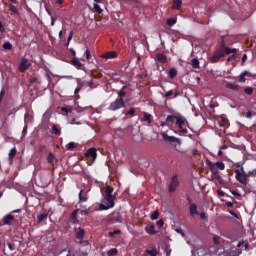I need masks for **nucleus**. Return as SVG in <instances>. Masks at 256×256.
Instances as JSON below:
<instances>
[{"mask_svg": "<svg viewBox=\"0 0 256 256\" xmlns=\"http://www.w3.org/2000/svg\"><path fill=\"white\" fill-rule=\"evenodd\" d=\"M165 252H166V256H170L171 255L172 250H171L170 246H166Z\"/></svg>", "mask_w": 256, "mask_h": 256, "instance_id": "nucleus-52", "label": "nucleus"}, {"mask_svg": "<svg viewBox=\"0 0 256 256\" xmlns=\"http://www.w3.org/2000/svg\"><path fill=\"white\" fill-rule=\"evenodd\" d=\"M158 216H159V212L156 210V211H154L153 214L151 215V219H152V220H156V219L158 218Z\"/></svg>", "mask_w": 256, "mask_h": 256, "instance_id": "nucleus-48", "label": "nucleus"}, {"mask_svg": "<svg viewBox=\"0 0 256 256\" xmlns=\"http://www.w3.org/2000/svg\"><path fill=\"white\" fill-rule=\"evenodd\" d=\"M113 188L111 186H107L105 191H104V199L106 200V203L105 204H100L99 205V209L100 210H108L110 208H113L115 203H114V200H115V197L112 195L113 193Z\"/></svg>", "mask_w": 256, "mask_h": 256, "instance_id": "nucleus-1", "label": "nucleus"}, {"mask_svg": "<svg viewBox=\"0 0 256 256\" xmlns=\"http://www.w3.org/2000/svg\"><path fill=\"white\" fill-rule=\"evenodd\" d=\"M88 200L87 192L81 190L79 192V202H86Z\"/></svg>", "mask_w": 256, "mask_h": 256, "instance_id": "nucleus-21", "label": "nucleus"}, {"mask_svg": "<svg viewBox=\"0 0 256 256\" xmlns=\"http://www.w3.org/2000/svg\"><path fill=\"white\" fill-rule=\"evenodd\" d=\"M221 58H224V54L220 48L219 50H216L213 53V55L209 58V60L211 63L215 64V63H218Z\"/></svg>", "mask_w": 256, "mask_h": 256, "instance_id": "nucleus-8", "label": "nucleus"}, {"mask_svg": "<svg viewBox=\"0 0 256 256\" xmlns=\"http://www.w3.org/2000/svg\"><path fill=\"white\" fill-rule=\"evenodd\" d=\"M93 9L98 13L102 14L103 10L100 8L98 4H94Z\"/></svg>", "mask_w": 256, "mask_h": 256, "instance_id": "nucleus-42", "label": "nucleus"}, {"mask_svg": "<svg viewBox=\"0 0 256 256\" xmlns=\"http://www.w3.org/2000/svg\"><path fill=\"white\" fill-rule=\"evenodd\" d=\"M120 233H121L120 230H114V231L109 232V236H110V237H114L115 235H118V234H120Z\"/></svg>", "mask_w": 256, "mask_h": 256, "instance_id": "nucleus-47", "label": "nucleus"}, {"mask_svg": "<svg viewBox=\"0 0 256 256\" xmlns=\"http://www.w3.org/2000/svg\"><path fill=\"white\" fill-rule=\"evenodd\" d=\"M182 6V0H173V9L179 10Z\"/></svg>", "mask_w": 256, "mask_h": 256, "instance_id": "nucleus-27", "label": "nucleus"}, {"mask_svg": "<svg viewBox=\"0 0 256 256\" xmlns=\"http://www.w3.org/2000/svg\"><path fill=\"white\" fill-rule=\"evenodd\" d=\"M2 221H3V225H11V223L15 221V216L8 214L2 219Z\"/></svg>", "mask_w": 256, "mask_h": 256, "instance_id": "nucleus-12", "label": "nucleus"}, {"mask_svg": "<svg viewBox=\"0 0 256 256\" xmlns=\"http://www.w3.org/2000/svg\"><path fill=\"white\" fill-rule=\"evenodd\" d=\"M111 220L113 222L121 223L122 222V216H121V214L119 212H114L111 215Z\"/></svg>", "mask_w": 256, "mask_h": 256, "instance_id": "nucleus-18", "label": "nucleus"}, {"mask_svg": "<svg viewBox=\"0 0 256 256\" xmlns=\"http://www.w3.org/2000/svg\"><path fill=\"white\" fill-rule=\"evenodd\" d=\"M177 23V21L174 18H170L167 20V25L169 27H172L173 25H175Z\"/></svg>", "mask_w": 256, "mask_h": 256, "instance_id": "nucleus-40", "label": "nucleus"}, {"mask_svg": "<svg viewBox=\"0 0 256 256\" xmlns=\"http://www.w3.org/2000/svg\"><path fill=\"white\" fill-rule=\"evenodd\" d=\"M72 38H73V31H71L70 34H69V37H68V39H67L68 43H70V41L72 40Z\"/></svg>", "mask_w": 256, "mask_h": 256, "instance_id": "nucleus-59", "label": "nucleus"}, {"mask_svg": "<svg viewBox=\"0 0 256 256\" xmlns=\"http://www.w3.org/2000/svg\"><path fill=\"white\" fill-rule=\"evenodd\" d=\"M236 173V179L243 185H247L248 184V178L250 175H248V173H241V171L239 169H237L235 171Z\"/></svg>", "mask_w": 256, "mask_h": 256, "instance_id": "nucleus-6", "label": "nucleus"}, {"mask_svg": "<svg viewBox=\"0 0 256 256\" xmlns=\"http://www.w3.org/2000/svg\"><path fill=\"white\" fill-rule=\"evenodd\" d=\"M189 212L192 217L199 215L197 205L195 203H192L189 207Z\"/></svg>", "mask_w": 256, "mask_h": 256, "instance_id": "nucleus-17", "label": "nucleus"}, {"mask_svg": "<svg viewBox=\"0 0 256 256\" xmlns=\"http://www.w3.org/2000/svg\"><path fill=\"white\" fill-rule=\"evenodd\" d=\"M179 186V182H178V179H177V176H173L172 177V180H171V183L169 185V192L170 193H173L176 191V188Z\"/></svg>", "mask_w": 256, "mask_h": 256, "instance_id": "nucleus-10", "label": "nucleus"}, {"mask_svg": "<svg viewBox=\"0 0 256 256\" xmlns=\"http://www.w3.org/2000/svg\"><path fill=\"white\" fill-rule=\"evenodd\" d=\"M176 126L179 128L177 132L181 135H186L188 133V130L185 128V126L190 128L189 122L184 117L177 118Z\"/></svg>", "mask_w": 256, "mask_h": 256, "instance_id": "nucleus-3", "label": "nucleus"}, {"mask_svg": "<svg viewBox=\"0 0 256 256\" xmlns=\"http://www.w3.org/2000/svg\"><path fill=\"white\" fill-rule=\"evenodd\" d=\"M200 218L202 220H205L206 222H208V215L205 212L200 213Z\"/></svg>", "mask_w": 256, "mask_h": 256, "instance_id": "nucleus-45", "label": "nucleus"}, {"mask_svg": "<svg viewBox=\"0 0 256 256\" xmlns=\"http://www.w3.org/2000/svg\"><path fill=\"white\" fill-rule=\"evenodd\" d=\"M242 253V251H237V250H233V251H227L225 252L224 256H240V254Z\"/></svg>", "mask_w": 256, "mask_h": 256, "instance_id": "nucleus-22", "label": "nucleus"}, {"mask_svg": "<svg viewBox=\"0 0 256 256\" xmlns=\"http://www.w3.org/2000/svg\"><path fill=\"white\" fill-rule=\"evenodd\" d=\"M47 162H48V164L54 165V163H55V154L54 153L48 154Z\"/></svg>", "mask_w": 256, "mask_h": 256, "instance_id": "nucleus-26", "label": "nucleus"}, {"mask_svg": "<svg viewBox=\"0 0 256 256\" xmlns=\"http://www.w3.org/2000/svg\"><path fill=\"white\" fill-rule=\"evenodd\" d=\"M31 67V63H29V60L27 59H22L20 65H19V71L20 72H25L27 69Z\"/></svg>", "mask_w": 256, "mask_h": 256, "instance_id": "nucleus-11", "label": "nucleus"}, {"mask_svg": "<svg viewBox=\"0 0 256 256\" xmlns=\"http://www.w3.org/2000/svg\"><path fill=\"white\" fill-rule=\"evenodd\" d=\"M213 241L215 244H220V237L219 236H214Z\"/></svg>", "mask_w": 256, "mask_h": 256, "instance_id": "nucleus-55", "label": "nucleus"}, {"mask_svg": "<svg viewBox=\"0 0 256 256\" xmlns=\"http://www.w3.org/2000/svg\"><path fill=\"white\" fill-rule=\"evenodd\" d=\"M206 164H207V166L209 167V169L211 171H218L217 169H219V170H224L225 169V164L223 162L213 163L210 160H208L206 162Z\"/></svg>", "mask_w": 256, "mask_h": 256, "instance_id": "nucleus-7", "label": "nucleus"}, {"mask_svg": "<svg viewBox=\"0 0 256 256\" xmlns=\"http://www.w3.org/2000/svg\"><path fill=\"white\" fill-rule=\"evenodd\" d=\"M24 122H25V124L32 123L33 122V115H31L29 113H26L24 115Z\"/></svg>", "mask_w": 256, "mask_h": 256, "instance_id": "nucleus-25", "label": "nucleus"}, {"mask_svg": "<svg viewBox=\"0 0 256 256\" xmlns=\"http://www.w3.org/2000/svg\"><path fill=\"white\" fill-rule=\"evenodd\" d=\"M146 253L149 254L150 256L158 255V251L156 249L147 250Z\"/></svg>", "mask_w": 256, "mask_h": 256, "instance_id": "nucleus-39", "label": "nucleus"}, {"mask_svg": "<svg viewBox=\"0 0 256 256\" xmlns=\"http://www.w3.org/2000/svg\"><path fill=\"white\" fill-rule=\"evenodd\" d=\"M118 56V54L115 51H110L107 53H104L101 58L109 60V59H114Z\"/></svg>", "mask_w": 256, "mask_h": 256, "instance_id": "nucleus-14", "label": "nucleus"}, {"mask_svg": "<svg viewBox=\"0 0 256 256\" xmlns=\"http://www.w3.org/2000/svg\"><path fill=\"white\" fill-rule=\"evenodd\" d=\"M84 234H85V231L84 229L78 227V228H75V236L78 240H82L84 238Z\"/></svg>", "mask_w": 256, "mask_h": 256, "instance_id": "nucleus-15", "label": "nucleus"}, {"mask_svg": "<svg viewBox=\"0 0 256 256\" xmlns=\"http://www.w3.org/2000/svg\"><path fill=\"white\" fill-rule=\"evenodd\" d=\"M172 95H173V91L170 90V91H168V92L164 95V97H170V96H172Z\"/></svg>", "mask_w": 256, "mask_h": 256, "instance_id": "nucleus-60", "label": "nucleus"}, {"mask_svg": "<svg viewBox=\"0 0 256 256\" xmlns=\"http://www.w3.org/2000/svg\"><path fill=\"white\" fill-rule=\"evenodd\" d=\"M118 253V250L116 248H112L107 252L108 256H115Z\"/></svg>", "mask_w": 256, "mask_h": 256, "instance_id": "nucleus-37", "label": "nucleus"}, {"mask_svg": "<svg viewBox=\"0 0 256 256\" xmlns=\"http://www.w3.org/2000/svg\"><path fill=\"white\" fill-rule=\"evenodd\" d=\"M211 172H212L214 178H216V179H220L221 178V176L219 175L218 170L211 171Z\"/></svg>", "mask_w": 256, "mask_h": 256, "instance_id": "nucleus-49", "label": "nucleus"}, {"mask_svg": "<svg viewBox=\"0 0 256 256\" xmlns=\"http://www.w3.org/2000/svg\"><path fill=\"white\" fill-rule=\"evenodd\" d=\"M2 47H3L4 50L13 49V45L10 42H5Z\"/></svg>", "mask_w": 256, "mask_h": 256, "instance_id": "nucleus-36", "label": "nucleus"}, {"mask_svg": "<svg viewBox=\"0 0 256 256\" xmlns=\"http://www.w3.org/2000/svg\"><path fill=\"white\" fill-rule=\"evenodd\" d=\"M253 91L254 89L252 87H246L244 89V92L247 94V95H252L253 94Z\"/></svg>", "mask_w": 256, "mask_h": 256, "instance_id": "nucleus-43", "label": "nucleus"}, {"mask_svg": "<svg viewBox=\"0 0 256 256\" xmlns=\"http://www.w3.org/2000/svg\"><path fill=\"white\" fill-rule=\"evenodd\" d=\"M72 65L77 68V69H81L82 67V63H80L77 58H73L71 61Z\"/></svg>", "mask_w": 256, "mask_h": 256, "instance_id": "nucleus-29", "label": "nucleus"}, {"mask_svg": "<svg viewBox=\"0 0 256 256\" xmlns=\"http://www.w3.org/2000/svg\"><path fill=\"white\" fill-rule=\"evenodd\" d=\"M226 39L227 38H223L222 41L220 42V50L223 52V57H225V55L237 54V49L227 47L232 45L233 42H227Z\"/></svg>", "mask_w": 256, "mask_h": 256, "instance_id": "nucleus-2", "label": "nucleus"}, {"mask_svg": "<svg viewBox=\"0 0 256 256\" xmlns=\"http://www.w3.org/2000/svg\"><path fill=\"white\" fill-rule=\"evenodd\" d=\"M220 126L228 128L230 126L229 120L222 117L219 121Z\"/></svg>", "mask_w": 256, "mask_h": 256, "instance_id": "nucleus-23", "label": "nucleus"}, {"mask_svg": "<svg viewBox=\"0 0 256 256\" xmlns=\"http://www.w3.org/2000/svg\"><path fill=\"white\" fill-rule=\"evenodd\" d=\"M229 213L238 219V215L235 213V211L230 210Z\"/></svg>", "mask_w": 256, "mask_h": 256, "instance_id": "nucleus-62", "label": "nucleus"}, {"mask_svg": "<svg viewBox=\"0 0 256 256\" xmlns=\"http://www.w3.org/2000/svg\"><path fill=\"white\" fill-rule=\"evenodd\" d=\"M90 85H91V82H85V81H83V82H81V83L79 84V87L82 88L83 86H90Z\"/></svg>", "mask_w": 256, "mask_h": 256, "instance_id": "nucleus-53", "label": "nucleus"}, {"mask_svg": "<svg viewBox=\"0 0 256 256\" xmlns=\"http://www.w3.org/2000/svg\"><path fill=\"white\" fill-rule=\"evenodd\" d=\"M85 156L88 160H91L92 162H94L97 157V150L95 148H90L85 153Z\"/></svg>", "mask_w": 256, "mask_h": 256, "instance_id": "nucleus-9", "label": "nucleus"}, {"mask_svg": "<svg viewBox=\"0 0 256 256\" xmlns=\"http://www.w3.org/2000/svg\"><path fill=\"white\" fill-rule=\"evenodd\" d=\"M246 76H250V73L248 71H245L240 75L239 82L240 83H245L246 82Z\"/></svg>", "mask_w": 256, "mask_h": 256, "instance_id": "nucleus-28", "label": "nucleus"}, {"mask_svg": "<svg viewBox=\"0 0 256 256\" xmlns=\"http://www.w3.org/2000/svg\"><path fill=\"white\" fill-rule=\"evenodd\" d=\"M10 11L16 15H19V10L13 5L10 6Z\"/></svg>", "mask_w": 256, "mask_h": 256, "instance_id": "nucleus-44", "label": "nucleus"}, {"mask_svg": "<svg viewBox=\"0 0 256 256\" xmlns=\"http://www.w3.org/2000/svg\"><path fill=\"white\" fill-rule=\"evenodd\" d=\"M61 110L64 111V112H66V113L71 112V109H69V108H67V107H62Z\"/></svg>", "mask_w": 256, "mask_h": 256, "instance_id": "nucleus-61", "label": "nucleus"}, {"mask_svg": "<svg viewBox=\"0 0 256 256\" xmlns=\"http://www.w3.org/2000/svg\"><path fill=\"white\" fill-rule=\"evenodd\" d=\"M135 113H136V109L135 108H131L129 111H127L125 113V115L133 117V116H135Z\"/></svg>", "mask_w": 256, "mask_h": 256, "instance_id": "nucleus-38", "label": "nucleus"}, {"mask_svg": "<svg viewBox=\"0 0 256 256\" xmlns=\"http://www.w3.org/2000/svg\"><path fill=\"white\" fill-rule=\"evenodd\" d=\"M247 175H249V177H253L256 175V169H254L253 171H250L249 173H247Z\"/></svg>", "mask_w": 256, "mask_h": 256, "instance_id": "nucleus-57", "label": "nucleus"}, {"mask_svg": "<svg viewBox=\"0 0 256 256\" xmlns=\"http://www.w3.org/2000/svg\"><path fill=\"white\" fill-rule=\"evenodd\" d=\"M247 60V55L244 54L243 57H242V65H244V63L246 62Z\"/></svg>", "mask_w": 256, "mask_h": 256, "instance_id": "nucleus-63", "label": "nucleus"}, {"mask_svg": "<svg viewBox=\"0 0 256 256\" xmlns=\"http://www.w3.org/2000/svg\"><path fill=\"white\" fill-rule=\"evenodd\" d=\"M157 225L159 227H162L164 225V221L162 219H160L159 221H157Z\"/></svg>", "mask_w": 256, "mask_h": 256, "instance_id": "nucleus-58", "label": "nucleus"}, {"mask_svg": "<svg viewBox=\"0 0 256 256\" xmlns=\"http://www.w3.org/2000/svg\"><path fill=\"white\" fill-rule=\"evenodd\" d=\"M123 107H125V102H124V100H122V99H116L114 102H112V103L109 105L108 109H109L110 111H117V110H119V109H121V108H123Z\"/></svg>", "mask_w": 256, "mask_h": 256, "instance_id": "nucleus-4", "label": "nucleus"}, {"mask_svg": "<svg viewBox=\"0 0 256 256\" xmlns=\"http://www.w3.org/2000/svg\"><path fill=\"white\" fill-rule=\"evenodd\" d=\"M85 55H86V59L89 61L91 59V54L88 49L86 50Z\"/></svg>", "mask_w": 256, "mask_h": 256, "instance_id": "nucleus-56", "label": "nucleus"}, {"mask_svg": "<svg viewBox=\"0 0 256 256\" xmlns=\"http://www.w3.org/2000/svg\"><path fill=\"white\" fill-rule=\"evenodd\" d=\"M154 229H155V227H154L153 225L147 226V227L145 228L146 232H147L148 234H150V235H153V234L156 233V232L154 231Z\"/></svg>", "mask_w": 256, "mask_h": 256, "instance_id": "nucleus-31", "label": "nucleus"}, {"mask_svg": "<svg viewBox=\"0 0 256 256\" xmlns=\"http://www.w3.org/2000/svg\"><path fill=\"white\" fill-rule=\"evenodd\" d=\"M246 117L249 118V119H251V118H252V112H251V111L247 112V113H246Z\"/></svg>", "mask_w": 256, "mask_h": 256, "instance_id": "nucleus-64", "label": "nucleus"}, {"mask_svg": "<svg viewBox=\"0 0 256 256\" xmlns=\"http://www.w3.org/2000/svg\"><path fill=\"white\" fill-rule=\"evenodd\" d=\"M156 61H158L161 64H166L167 63V57L162 53H158V54H156Z\"/></svg>", "mask_w": 256, "mask_h": 256, "instance_id": "nucleus-19", "label": "nucleus"}, {"mask_svg": "<svg viewBox=\"0 0 256 256\" xmlns=\"http://www.w3.org/2000/svg\"><path fill=\"white\" fill-rule=\"evenodd\" d=\"M161 136H162V138H163V140H164L165 142H169V143H171L172 145H173L174 143H177L178 145H181V144H182V141H181L180 138H176V137H174V136H168V135H167V132H162V133H161Z\"/></svg>", "mask_w": 256, "mask_h": 256, "instance_id": "nucleus-5", "label": "nucleus"}, {"mask_svg": "<svg viewBox=\"0 0 256 256\" xmlns=\"http://www.w3.org/2000/svg\"><path fill=\"white\" fill-rule=\"evenodd\" d=\"M117 95L119 97L118 99L124 100V97L126 96V92L123 90H120V91H118Z\"/></svg>", "mask_w": 256, "mask_h": 256, "instance_id": "nucleus-41", "label": "nucleus"}, {"mask_svg": "<svg viewBox=\"0 0 256 256\" xmlns=\"http://www.w3.org/2000/svg\"><path fill=\"white\" fill-rule=\"evenodd\" d=\"M153 117L151 114H148L146 112L143 113V117L140 119L141 122H147L148 125L152 123Z\"/></svg>", "mask_w": 256, "mask_h": 256, "instance_id": "nucleus-13", "label": "nucleus"}, {"mask_svg": "<svg viewBox=\"0 0 256 256\" xmlns=\"http://www.w3.org/2000/svg\"><path fill=\"white\" fill-rule=\"evenodd\" d=\"M177 118H179L178 116H175V115H169L167 116L166 118V124L168 127H171L174 122L176 121L177 122Z\"/></svg>", "mask_w": 256, "mask_h": 256, "instance_id": "nucleus-16", "label": "nucleus"}, {"mask_svg": "<svg viewBox=\"0 0 256 256\" xmlns=\"http://www.w3.org/2000/svg\"><path fill=\"white\" fill-rule=\"evenodd\" d=\"M177 70L175 68H171L169 71V78L173 79L177 76Z\"/></svg>", "mask_w": 256, "mask_h": 256, "instance_id": "nucleus-32", "label": "nucleus"}, {"mask_svg": "<svg viewBox=\"0 0 256 256\" xmlns=\"http://www.w3.org/2000/svg\"><path fill=\"white\" fill-rule=\"evenodd\" d=\"M45 150H47V146H45V145H39L38 151H39L40 153L45 152Z\"/></svg>", "mask_w": 256, "mask_h": 256, "instance_id": "nucleus-51", "label": "nucleus"}, {"mask_svg": "<svg viewBox=\"0 0 256 256\" xmlns=\"http://www.w3.org/2000/svg\"><path fill=\"white\" fill-rule=\"evenodd\" d=\"M191 65H192V67H193L194 69H199V68H200L199 60L196 59V58L191 61Z\"/></svg>", "mask_w": 256, "mask_h": 256, "instance_id": "nucleus-30", "label": "nucleus"}, {"mask_svg": "<svg viewBox=\"0 0 256 256\" xmlns=\"http://www.w3.org/2000/svg\"><path fill=\"white\" fill-rule=\"evenodd\" d=\"M77 214H78V209L74 210L70 215V219L72 220L73 223L77 220Z\"/></svg>", "mask_w": 256, "mask_h": 256, "instance_id": "nucleus-33", "label": "nucleus"}, {"mask_svg": "<svg viewBox=\"0 0 256 256\" xmlns=\"http://www.w3.org/2000/svg\"><path fill=\"white\" fill-rule=\"evenodd\" d=\"M37 218H38V222L41 223L47 219V213L39 214Z\"/></svg>", "mask_w": 256, "mask_h": 256, "instance_id": "nucleus-34", "label": "nucleus"}, {"mask_svg": "<svg viewBox=\"0 0 256 256\" xmlns=\"http://www.w3.org/2000/svg\"><path fill=\"white\" fill-rule=\"evenodd\" d=\"M226 88L233 90L234 92H237L241 87L236 82H234V83H227Z\"/></svg>", "mask_w": 256, "mask_h": 256, "instance_id": "nucleus-20", "label": "nucleus"}, {"mask_svg": "<svg viewBox=\"0 0 256 256\" xmlns=\"http://www.w3.org/2000/svg\"><path fill=\"white\" fill-rule=\"evenodd\" d=\"M76 147H77V145L74 142H70V143H68L67 149L68 150H73Z\"/></svg>", "mask_w": 256, "mask_h": 256, "instance_id": "nucleus-46", "label": "nucleus"}, {"mask_svg": "<svg viewBox=\"0 0 256 256\" xmlns=\"http://www.w3.org/2000/svg\"><path fill=\"white\" fill-rule=\"evenodd\" d=\"M15 155H17V149L14 147L9 152V161H10V163H13V158H15Z\"/></svg>", "mask_w": 256, "mask_h": 256, "instance_id": "nucleus-24", "label": "nucleus"}, {"mask_svg": "<svg viewBox=\"0 0 256 256\" xmlns=\"http://www.w3.org/2000/svg\"><path fill=\"white\" fill-rule=\"evenodd\" d=\"M236 58H237L236 53H233V55L228 57L227 62H231V61L235 60Z\"/></svg>", "mask_w": 256, "mask_h": 256, "instance_id": "nucleus-50", "label": "nucleus"}, {"mask_svg": "<svg viewBox=\"0 0 256 256\" xmlns=\"http://www.w3.org/2000/svg\"><path fill=\"white\" fill-rule=\"evenodd\" d=\"M7 246H8V248H9L11 251H14V250H15V244H13V243H7Z\"/></svg>", "mask_w": 256, "mask_h": 256, "instance_id": "nucleus-54", "label": "nucleus"}, {"mask_svg": "<svg viewBox=\"0 0 256 256\" xmlns=\"http://www.w3.org/2000/svg\"><path fill=\"white\" fill-rule=\"evenodd\" d=\"M52 134L59 136V135L61 134V130L58 129V128L56 127V125H53V126H52Z\"/></svg>", "mask_w": 256, "mask_h": 256, "instance_id": "nucleus-35", "label": "nucleus"}]
</instances>
